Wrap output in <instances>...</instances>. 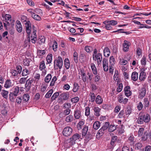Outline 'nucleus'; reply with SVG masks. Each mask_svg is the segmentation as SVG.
<instances>
[{
	"label": "nucleus",
	"instance_id": "nucleus-1",
	"mask_svg": "<svg viewBox=\"0 0 151 151\" xmlns=\"http://www.w3.org/2000/svg\"><path fill=\"white\" fill-rule=\"evenodd\" d=\"M150 119V115L148 114L145 113L142 115L139 114V116L137 120V122L140 124H143L144 122L148 123Z\"/></svg>",
	"mask_w": 151,
	"mask_h": 151
},
{
	"label": "nucleus",
	"instance_id": "nucleus-2",
	"mask_svg": "<svg viewBox=\"0 0 151 151\" xmlns=\"http://www.w3.org/2000/svg\"><path fill=\"white\" fill-rule=\"evenodd\" d=\"M63 65V60L60 56H58L55 59L54 62V66L55 69L58 70V68L61 69L62 68Z\"/></svg>",
	"mask_w": 151,
	"mask_h": 151
},
{
	"label": "nucleus",
	"instance_id": "nucleus-3",
	"mask_svg": "<svg viewBox=\"0 0 151 151\" xmlns=\"http://www.w3.org/2000/svg\"><path fill=\"white\" fill-rule=\"evenodd\" d=\"M81 134L76 133L73 135L70 139L69 143L70 145H73L76 143V140L79 139L81 137Z\"/></svg>",
	"mask_w": 151,
	"mask_h": 151
},
{
	"label": "nucleus",
	"instance_id": "nucleus-4",
	"mask_svg": "<svg viewBox=\"0 0 151 151\" xmlns=\"http://www.w3.org/2000/svg\"><path fill=\"white\" fill-rule=\"evenodd\" d=\"M72 132V129L70 127H67L63 129V134L64 136L67 137L70 135Z\"/></svg>",
	"mask_w": 151,
	"mask_h": 151
},
{
	"label": "nucleus",
	"instance_id": "nucleus-5",
	"mask_svg": "<svg viewBox=\"0 0 151 151\" xmlns=\"http://www.w3.org/2000/svg\"><path fill=\"white\" fill-rule=\"evenodd\" d=\"M128 101V99L127 98L124 99L123 96L121 94L118 95V101L120 103L125 104H126Z\"/></svg>",
	"mask_w": 151,
	"mask_h": 151
},
{
	"label": "nucleus",
	"instance_id": "nucleus-6",
	"mask_svg": "<svg viewBox=\"0 0 151 151\" xmlns=\"http://www.w3.org/2000/svg\"><path fill=\"white\" fill-rule=\"evenodd\" d=\"M134 137L133 135H131L129 137L128 139L126 142L125 145L132 146L134 143Z\"/></svg>",
	"mask_w": 151,
	"mask_h": 151
},
{
	"label": "nucleus",
	"instance_id": "nucleus-7",
	"mask_svg": "<svg viewBox=\"0 0 151 151\" xmlns=\"http://www.w3.org/2000/svg\"><path fill=\"white\" fill-rule=\"evenodd\" d=\"M145 71V70L144 69L141 70L139 77V79L141 81H144L146 78V73Z\"/></svg>",
	"mask_w": 151,
	"mask_h": 151
},
{
	"label": "nucleus",
	"instance_id": "nucleus-8",
	"mask_svg": "<svg viewBox=\"0 0 151 151\" xmlns=\"http://www.w3.org/2000/svg\"><path fill=\"white\" fill-rule=\"evenodd\" d=\"M93 59L96 61L97 60L98 64H101L102 59L101 55L100 53H98L95 56H93Z\"/></svg>",
	"mask_w": 151,
	"mask_h": 151
},
{
	"label": "nucleus",
	"instance_id": "nucleus-9",
	"mask_svg": "<svg viewBox=\"0 0 151 151\" xmlns=\"http://www.w3.org/2000/svg\"><path fill=\"white\" fill-rule=\"evenodd\" d=\"M60 98L58 99L59 102H62V100H66L68 99L69 98V96L66 93H64L60 94L59 96V98Z\"/></svg>",
	"mask_w": 151,
	"mask_h": 151
},
{
	"label": "nucleus",
	"instance_id": "nucleus-10",
	"mask_svg": "<svg viewBox=\"0 0 151 151\" xmlns=\"http://www.w3.org/2000/svg\"><path fill=\"white\" fill-rule=\"evenodd\" d=\"M14 81L10 80L8 79L5 82L4 87L6 88H9L14 85Z\"/></svg>",
	"mask_w": 151,
	"mask_h": 151
},
{
	"label": "nucleus",
	"instance_id": "nucleus-11",
	"mask_svg": "<svg viewBox=\"0 0 151 151\" xmlns=\"http://www.w3.org/2000/svg\"><path fill=\"white\" fill-rule=\"evenodd\" d=\"M139 95L138 96L139 98L142 99L145 96L146 93V90L145 88H142L139 91Z\"/></svg>",
	"mask_w": 151,
	"mask_h": 151
},
{
	"label": "nucleus",
	"instance_id": "nucleus-12",
	"mask_svg": "<svg viewBox=\"0 0 151 151\" xmlns=\"http://www.w3.org/2000/svg\"><path fill=\"white\" fill-rule=\"evenodd\" d=\"M16 23L17 24L16 25V27L17 30L20 33L22 32V28L21 23L18 20L16 21Z\"/></svg>",
	"mask_w": 151,
	"mask_h": 151
},
{
	"label": "nucleus",
	"instance_id": "nucleus-13",
	"mask_svg": "<svg viewBox=\"0 0 151 151\" xmlns=\"http://www.w3.org/2000/svg\"><path fill=\"white\" fill-rule=\"evenodd\" d=\"M94 114L96 116H99L100 115L101 109L98 107H95L93 109Z\"/></svg>",
	"mask_w": 151,
	"mask_h": 151
},
{
	"label": "nucleus",
	"instance_id": "nucleus-14",
	"mask_svg": "<svg viewBox=\"0 0 151 151\" xmlns=\"http://www.w3.org/2000/svg\"><path fill=\"white\" fill-rule=\"evenodd\" d=\"M33 82L32 79L29 78L26 81L25 86L28 89H29L31 87L32 84Z\"/></svg>",
	"mask_w": 151,
	"mask_h": 151
},
{
	"label": "nucleus",
	"instance_id": "nucleus-15",
	"mask_svg": "<svg viewBox=\"0 0 151 151\" xmlns=\"http://www.w3.org/2000/svg\"><path fill=\"white\" fill-rule=\"evenodd\" d=\"M138 73L135 72L134 71L132 73L131 75L132 79L134 81H136L138 79Z\"/></svg>",
	"mask_w": 151,
	"mask_h": 151
},
{
	"label": "nucleus",
	"instance_id": "nucleus-16",
	"mask_svg": "<svg viewBox=\"0 0 151 151\" xmlns=\"http://www.w3.org/2000/svg\"><path fill=\"white\" fill-rule=\"evenodd\" d=\"M11 17L10 15L9 14H6L5 15V22H6L7 24L8 25H10V23L8 21L9 20L10 21V22H14V21L13 20H12L11 19Z\"/></svg>",
	"mask_w": 151,
	"mask_h": 151
},
{
	"label": "nucleus",
	"instance_id": "nucleus-17",
	"mask_svg": "<svg viewBox=\"0 0 151 151\" xmlns=\"http://www.w3.org/2000/svg\"><path fill=\"white\" fill-rule=\"evenodd\" d=\"M74 117L77 119H79L81 116V113L79 110L75 109L74 112Z\"/></svg>",
	"mask_w": 151,
	"mask_h": 151
},
{
	"label": "nucleus",
	"instance_id": "nucleus-18",
	"mask_svg": "<svg viewBox=\"0 0 151 151\" xmlns=\"http://www.w3.org/2000/svg\"><path fill=\"white\" fill-rule=\"evenodd\" d=\"M117 139V137L116 136H114L112 137L110 143L111 145V149L113 148V147L116 142Z\"/></svg>",
	"mask_w": 151,
	"mask_h": 151
},
{
	"label": "nucleus",
	"instance_id": "nucleus-19",
	"mask_svg": "<svg viewBox=\"0 0 151 151\" xmlns=\"http://www.w3.org/2000/svg\"><path fill=\"white\" fill-rule=\"evenodd\" d=\"M19 87L18 86L14 87L12 88V91L11 92L14 94V95L17 96L19 91Z\"/></svg>",
	"mask_w": 151,
	"mask_h": 151
},
{
	"label": "nucleus",
	"instance_id": "nucleus-20",
	"mask_svg": "<svg viewBox=\"0 0 151 151\" xmlns=\"http://www.w3.org/2000/svg\"><path fill=\"white\" fill-rule=\"evenodd\" d=\"M104 56L106 57H108L109 56L110 52L108 47L105 48L104 50Z\"/></svg>",
	"mask_w": 151,
	"mask_h": 151
},
{
	"label": "nucleus",
	"instance_id": "nucleus-21",
	"mask_svg": "<svg viewBox=\"0 0 151 151\" xmlns=\"http://www.w3.org/2000/svg\"><path fill=\"white\" fill-rule=\"evenodd\" d=\"M129 46L128 45V42L127 41H124L123 44V50L125 52H127L129 50Z\"/></svg>",
	"mask_w": 151,
	"mask_h": 151
},
{
	"label": "nucleus",
	"instance_id": "nucleus-22",
	"mask_svg": "<svg viewBox=\"0 0 151 151\" xmlns=\"http://www.w3.org/2000/svg\"><path fill=\"white\" fill-rule=\"evenodd\" d=\"M103 101V100L100 96L98 95L97 96L95 100L97 104H100L102 103Z\"/></svg>",
	"mask_w": 151,
	"mask_h": 151
},
{
	"label": "nucleus",
	"instance_id": "nucleus-23",
	"mask_svg": "<svg viewBox=\"0 0 151 151\" xmlns=\"http://www.w3.org/2000/svg\"><path fill=\"white\" fill-rule=\"evenodd\" d=\"M81 75L82 77V79L83 82H86V77L85 73H84V70H81Z\"/></svg>",
	"mask_w": 151,
	"mask_h": 151
},
{
	"label": "nucleus",
	"instance_id": "nucleus-24",
	"mask_svg": "<svg viewBox=\"0 0 151 151\" xmlns=\"http://www.w3.org/2000/svg\"><path fill=\"white\" fill-rule=\"evenodd\" d=\"M52 75L50 74H48L45 78L44 81L46 83H48L52 78Z\"/></svg>",
	"mask_w": 151,
	"mask_h": 151
},
{
	"label": "nucleus",
	"instance_id": "nucleus-25",
	"mask_svg": "<svg viewBox=\"0 0 151 151\" xmlns=\"http://www.w3.org/2000/svg\"><path fill=\"white\" fill-rule=\"evenodd\" d=\"M64 65L67 69H68L70 67V64L68 58H65L64 60Z\"/></svg>",
	"mask_w": 151,
	"mask_h": 151
},
{
	"label": "nucleus",
	"instance_id": "nucleus-26",
	"mask_svg": "<svg viewBox=\"0 0 151 151\" xmlns=\"http://www.w3.org/2000/svg\"><path fill=\"white\" fill-rule=\"evenodd\" d=\"M100 126V123L99 121L95 122L93 124V128L96 130L98 129L99 128Z\"/></svg>",
	"mask_w": 151,
	"mask_h": 151
},
{
	"label": "nucleus",
	"instance_id": "nucleus-27",
	"mask_svg": "<svg viewBox=\"0 0 151 151\" xmlns=\"http://www.w3.org/2000/svg\"><path fill=\"white\" fill-rule=\"evenodd\" d=\"M1 94L3 97L5 99H6L8 96V91L4 90H1Z\"/></svg>",
	"mask_w": 151,
	"mask_h": 151
},
{
	"label": "nucleus",
	"instance_id": "nucleus-28",
	"mask_svg": "<svg viewBox=\"0 0 151 151\" xmlns=\"http://www.w3.org/2000/svg\"><path fill=\"white\" fill-rule=\"evenodd\" d=\"M105 131L102 129L101 128L98 132L96 136L98 137H99L103 136L104 134Z\"/></svg>",
	"mask_w": 151,
	"mask_h": 151
},
{
	"label": "nucleus",
	"instance_id": "nucleus-29",
	"mask_svg": "<svg viewBox=\"0 0 151 151\" xmlns=\"http://www.w3.org/2000/svg\"><path fill=\"white\" fill-rule=\"evenodd\" d=\"M88 130V127L85 126L82 130V135L85 136L86 135Z\"/></svg>",
	"mask_w": 151,
	"mask_h": 151
},
{
	"label": "nucleus",
	"instance_id": "nucleus-30",
	"mask_svg": "<svg viewBox=\"0 0 151 151\" xmlns=\"http://www.w3.org/2000/svg\"><path fill=\"white\" fill-rule=\"evenodd\" d=\"M150 103L148 100V98H145L144 99V108L146 109V108L149 106Z\"/></svg>",
	"mask_w": 151,
	"mask_h": 151
},
{
	"label": "nucleus",
	"instance_id": "nucleus-31",
	"mask_svg": "<svg viewBox=\"0 0 151 151\" xmlns=\"http://www.w3.org/2000/svg\"><path fill=\"white\" fill-rule=\"evenodd\" d=\"M146 57L145 55L143 56L140 61L141 65L145 66L146 64Z\"/></svg>",
	"mask_w": 151,
	"mask_h": 151
},
{
	"label": "nucleus",
	"instance_id": "nucleus-32",
	"mask_svg": "<svg viewBox=\"0 0 151 151\" xmlns=\"http://www.w3.org/2000/svg\"><path fill=\"white\" fill-rule=\"evenodd\" d=\"M17 96V95H14V94H13L12 92H10L9 94V98L10 100L11 101H13L16 98V96Z\"/></svg>",
	"mask_w": 151,
	"mask_h": 151
},
{
	"label": "nucleus",
	"instance_id": "nucleus-33",
	"mask_svg": "<svg viewBox=\"0 0 151 151\" xmlns=\"http://www.w3.org/2000/svg\"><path fill=\"white\" fill-rule=\"evenodd\" d=\"M46 60L48 64L50 63L52 60V55L51 54L48 55L46 57Z\"/></svg>",
	"mask_w": 151,
	"mask_h": 151
},
{
	"label": "nucleus",
	"instance_id": "nucleus-34",
	"mask_svg": "<svg viewBox=\"0 0 151 151\" xmlns=\"http://www.w3.org/2000/svg\"><path fill=\"white\" fill-rule=\"evenodd\" d=\"M109 124H110L109 122H106L105 123V124L101 128L105 131L108 128Z\"/></svg>",
	"mask_w": 151,
	"mask_h": 151
},
{
	"label": "nucleus",
	"instance_id": "nucleus-35",
	"mask_svg": "<svg viewBox=\"0 0 151 151\" xmlns=\"http://www.w3.org/2000/svg\"><path fill=\"white\" fill-rule=\"evenodd\" d=\"M53 90L52 89L50 90L46 94L45 97L46 98H49L53 93Z\"/></svg>",
	"mask_w": 151,
	"mask_h": 151
},
{
	"label": "nucleus",
	"instance_id": "nucleus-36",
	"mask_svg": "<svg viewBox=\"0 0 151 151\" xmlns=\"http://www.w3.org/2000/svg\"><path fill=\"white\" fill-rule=\"evenodd\" d=\"M59 93L58 92H56L54 93L51 98V101H52L54 100H55L57 97L59 96Z\"/></svg>",
	"mask_w": 151,
	"mask_h": 151
},
{
	"label": "nucleus",
	"instance_id": "nucleus-37",
	"mask_svg": "<svg viewBox=\"0 0 151 151\" xmlns=\"http://www.w3.org/2000/svg\"><path fill=\"white\" fill-rule=\"evenodd\" d=\"M29 99V96L28 94H24L22 97V99L23 101H27Z\"/></svg>",
	"mask_w": 151,
	"mask_h": 151
},
{
	"label": "nucleus",
	"instance_id": "nucleus-38",
	"mask_svg": "<svg viewBox=\"0 0 151 151\" xmlns=\"http://www.w3.org/2000/svg\"><path fill=\"white\" fill-rule=\"evenodd\" d=\"M79 89V86L78 84L76 83H75L73 84V91L74 92H76Z\"/></svg>",
	"mask_w": 151,
	"mask_h": 151
},
{
	"label": "nucleus",
	"instance_id": "nucleus-39",
	"mask_svg": "<svg viewBox=\"0 0 151 151\" xmlns=\"http://www.w3.org/2000/svg\"><path fill=\"white\" fill-rule=\"evenodd\" d=\"M46 52V50H37V54L38 55L40 56H42L44 55Z\"/></svg>",
	"mask_w": 151,
	"mask_h": 151
},
{
	"label": "nucleus",
	"instance_id": "nucleus-40",
	"mask_svg": "<svg viewBox=\"0 0 151 151\" xmlns=\"http://www.w3.org/2000/svg\"><path fill=\"white\" fill-rule=\"evenodd\" d=\"M46 67L45 65V62L43 60L41 61L40 64V70H43L45 69Z\"/></svg>",
	"mask_w": 151,
	"mask_h": 151
},
{
	"label": "nucleus",
	"instance_id": "nucleus-41",
	"mask_svg": "<svg viewBox=\"0 0 151 151\" xmlns=\"http://www.w3.org/2000/svg\"><path fill=\"white\" fill-rule=\"evenodd\" d=\"M109 62L111 65H114L115 64V61L114 58L113 56H111L110 58Z\"/></svg>",
	"mask_w": 151,
	"mask_h": 151
},
{
	"label": "nucleus",
	"instance_id": "nucleus-42",
	"mask_svg": "<svg viewBox=\"0 0 151 151\" xmlns=\"http://www.w3.org/2000/svg\"><path fill=\"white\" fill-rule=\"evenodd\" d=\"M73 119V117L72 115H69L66 117L65 121L68 122L72 121Z\"/></svg>",
	"mask_w": 151,
	"mask_h": 151
},
{
	"label": "nucleus",
	"instance_id": "nucleus-43",
	"mask_svg": "<svg viewBox=\"0 0 151 151\" xmlns=\"http://www.w3.org/2000/svg\"><path fill=\"white\" fill-rule=\"evenodd\" d=\"M52 49L54 51H55L57 50L58 48V44L55 41H53V44L52 45Z\"/></svg>",
	"mask_w": 151,
	"mask_h": 151
},
{
	"label": "nucleus",
	"instance_id": "nucleus-44",
	"mask_svg": "<svg viewBox=\"0 0 151 151\" xmlns=\"http://www.w3.org/2000/svg\"><path fill=\"white\" fill-rule=\"evenodd\" d=\"M32 17L34 19L37 21H40L41 19V18L38 15L36 14H34L33 15V16H32Z\"/></svg>",
	"mask_w": 151,
	"mask_h": 151
},
{
	"label": "nucleus",
	"instance_id": "nucleus-45",
	"mask_svg": "<svg viewBox=\"0 0 151 151\" xmlns=\"http://www.w3.org/2000/svg\"><path fill=\"white\" fill-rule=\"evenodd\" d=\"M38 42L40 44L44 43L45 42V38L44 37H41L39 39Z\"/></svg>",
	"mask_w": 151,
	"mask_h": 151
},
{
	"label": "nucleus",
	"instance_id": "nucleus-46",
	"mask_svg": "<svg viewBox=\"0 0 151 151\" xmlns=\"http://www.w3.org/2000/svg\"><path fill=\"white\" fill-rule=\"evenodd\" d=\"M108 127V130L109 132H112L116 129V128L114 125H110Z\"/></svg>",
	"mask_w": 151,
	"mask_h": 151
},
{
	"label": "nucleus",
	"instance_id": "nucleus-47",
	"mask_svg": "<svg viewBox=\"0 0 151 151\" xmlns=\"http://www.w3.org/2000/svg\"><path fill=\"white\" fill-rule=\"evenodd\" d=\"M90 96L91 98V102H94L96 96L93 93H90Z\"/></svg>",
	"mask_w": 151,
	"mask_h": 151
},
{
	"label": "nucleus",
	"instance_id": "nucleus-48",
	"mask_svg": "<svg viewBox=\"0 0 151 151\" xmlns=\"http://www.w3.org/2000/svg\"><path fill=\"white\" fill-rule=\"evenodd\" d=\"M143 105L141 102H139L137 104V108L139 111L141 110L143 107Z\"/></svg>",
	"mask_w": 151,
	"mask_h": 151
},
{
	"label": "nucleus",
	"instance_id": "nucleus-49",
	"mask_svg": "<svg viewBox=\"0 0 151 151\" xmlns=\"http://www.w3.org/2000/svg\"><path fill=\"white\" fill-rule=\"evenodd\" d=\"M144 129L143 128H139L138 132V136H142L143 133Z\"/></svg>",
	"mask_w": 151,
	"mask_h": 151
},
{
	"label": "nucleus",
	"instance_id": "nucleus-50",
	"mask_svg": "<svg viewBox=\"0 0 151 151\" xmlns=\"http://www.w3.org/2000/svg\"><path fill=\"white\" fill-rule=\"evenodd\" d=\"M107 23L110 24L111 25L114 26L116 25L117 23V22L116 21L112 20L108 21Z\"/></svg>",
	"mask_w": 151,
	"mask_h": 151
},
{
	"label": "nucleus",
	"instance_id": "nucleus-51",
	"mask_svg": "<svg viewBox=\"0 0 151 151\" xmlns=\"http://www.w3.org/2000/svg\"><path fill=\"white\" fill-rule=\"evenodd\" d=\"M142 147V145L141 143H138L135 145V148L136 150H140L141 149Z\"/></svg>",
	"mask_w": 151,
	"mask_h": 151
},
{
	"label": "nucleus",
	"instance_id": "nucleus-52",
	"mask_svg": "<svg viewBox=\"0 0 151 151\" xmlns=\"http://www.w3.org/2000/svg\"><path fill=\"white\" fill-rule=\"evenodd\" d=\"M123 85L122 83L119 84L118 87L116 89V91L117 92H121L122 89Z\"/></svg>",
	"mask_w": 151,
	"mask_h": 151
},
{
	"label": "nucleus",
	"instance_id": "nucleus-53",
	"mask_svg": "<svg viewBox=\"0 0 151 151\" xmlns=\"http://www.w3.org/2000/svg\"><path fill=\"white\" fill-rule=\"evenodd\" d=\"M120 63L122 65H125L127 63V61L124 59H121L120 60Z\"/></svg>",
	"mask_w": 151,
	"mask_h": 151
},
{
	"label": "nucleus",
	"instance_id": "nucleus-54",
	"mask_svg": "<svg viewBox=\"0 0 151 151\" xmlns=\"http://www.w3.org/2000/svg\"><path fill=\"white\" fill-rule=\"evenodd\" d=\"M79 98L78 97H76L71 99V101L73 103H75L79 101Z\"/></svg>",
	"mask_w": 151,
	"mask_h": 151
},
{
	"label": "nucleus",
	"instance_id": "nucleus-55",
	"mask_svg": "<svg viewBox=\"0 0 151 151\" xmlns=\"http://www.w3.org/2000/svg\"><path fill=\"white\" fill-rule=\"evenodd\" d=\"M28 21L27 17L25 16H22L21 17V21L23 23H24Z\"/></svg>",
	"mask_w": 151,
	"mask_h": 151
},
{
	"label": "nucleus",
	"instance_id": "nucleus-56",
	"mask_svg": "<svg viewBox=\"0 0 151 151\" xmlns=\"http://www.w3.org/2000/svg\"><path fill=\"white\" fill-rule=\"evenodd\" d=\"M63 105L64 108L66 109H69L71 108V104L68 103L64 104Z\"/></svg>",
	"mask_w": 151,
	"mask_h": 151
},
{
	"label": "nucleus",
	"instance_id": "nucleus-57",
	"mask_svg": "<svg viewBox=\"0 0 151 151\" xmlns=\"http://www.w3.org/2000/svg\"><path fill=\"white\" fill-rule=\"evenodd\" d=\"M29 74V71L27 69H24L22 71V74L23 76L27 75Z\"/></svg>",
	"mask_w": 151,
	"mask_h": 151
},
{
	"label": "nucleus",
	"instance_id": "nucleus-58",
	"mask_svg": "<svg viewBox=\"0 0 151 151\" xmlns=\"http://www.w3.org/2000/svg\"><path fill=\"white\" fill-rule=\"evenodd\" d=\"M85 115L86 116L89 115L90 113V108L88 107H86L85 108Z\"/></svg>",
	"mask_w": 151,
	"mask_h": 151
},
{
	"label": "nucleus",
	"instance_id": "nucleus-59",
	"mask_svg": "<svg viewBox=\"0 0 151 151\" xmlns=\"http://www.w3.org/2000/svg\"><path fill=\"white\" fill-rule=\"evenodd\" d=\"M11 73L12 76H16L18 74L17 70H11Z\"/></svg>",
	"mask_w": 151,
	"mask_h": 151
},
{
	"label": "nucleus",
	"instance_id": "nucleus-60",
	"mask_svg": "<svg viewBox=\"0 0 151 151\" xmlns=\"http://www.w3.org/2000/svg\"><path fill=\"white\" fill-rule=\"evenodd\" d=\"M124 114V110H121L118 115V117L120 118H122L123 117Z\"/></svg>",
	"mask_w": 151,
	"mask_h": 151
},
{
	"label": "nucleus",
	"instance_id": "nucleus-61",
	"mask_svg": "<svg viewBox=\"0 0 151 151\" xmlns=\"http://www.w3.org/2000/svg\"><path fill=\"white\" fill-rule=\"evenodd\" d=\"M16 102L18 104H20L22 102V99L21 97H17L16 99Z\"/></svg>",
	"mask_w": 151,
	"mask_h": 151
},
{
	"label": "nucleus",
	"instance_id": "nucleus-62",
	"mask_svg": "<svg viewBox=\"0 0 151 151\" xmlns=\"http://www.w3.org/2000/svg\"><path fill=\"white\" fill-rule=\"evenodd\" d=\"M17 69V72L18 74H19L21 73L22 70V67L20 65H18L16 67Z\"/></svg>",
	"mask_w": 151,
	"mask_h": 151
},
{
	"label": "nucleus",
	"instance_id": "nucleus-63",
	"mask_svg": "<svg viewBox=\"0 0 151 151\" xmlns=\"http://www.w3.org/2000/svg\"><path fill=\"white\" fill-rule=\"evenodd\" d=\"M27 4L30 6H34L35 4L34 2L32 0H27Z\"/></svg>",
	"mask_w": 151,
	"mask_h": 151
},
{
	"label": "nucleus",
	"instance_id": "nucleus-64",
	"mask_svg": "<svg viewBox=\"0 0 151 151\" xmlns=\"http://www.w3.org/2000/svg\"><path fill=\"white\" fill-rule=\"evenodd\" d=\"M94 82L96 83L98 82L100 79V76L98 75H96L94 77Z\"/></svg>",
	"mask_w": 151,
	"mask_h": 151
}]
</instances>
